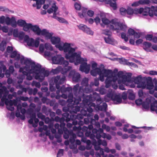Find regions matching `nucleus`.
Here are the masks:
<instances>
[{"instance_id": "nucleus-18", "label": "nucleus", "mask_w": 157, "mask_h": 157, "mask_svg": "<svg viewBox=\"0 0 157 157\" xmlns=\"http://www.w3.org/2000/svg\"><path fill=\"white\" fill-rule=\"evenodd\" d=\"M69 76L72 78L73 81L75 82H78L80 80V74L74 70L71 71L69 74Z\"/></svg>"}, {"instance_id": "nucleus-14", "label": "nucleus", "mask_w": 157, "mask_h": 157, "mask_svg": "<svg viewBox=\"0 0 157 157\" xmlns=\"http://www.w3.org/2000/svg\"><path fill=\"white\" fill-rule=\"evenodd\" d=\"M83 59L84 60L80 63L77 62L76 61H75L74 62H75V65L78 64V63H81L79 67V70L82 72H84L86 74H87L90 71V64H87L86 62H84L87 61L86 59Z\"/></svg>"}, {"instance_id": "nucleus-8", "label": "nucleus", "mask_w": 157, "mask_h": 157, "mask_svg": "<svg viewBox=\"0 0 157 157\" xmlns=\"http://www.w3.org/2000/svg\"><path fill=\"white\" fill-rule=\"evenodd\" d=\"M8 93V91L4 92L2 95V98H1V102H0V106H3L4 105V102L6 105L7 109L11 111H13L14 108L13 105L16 106L17 104V101L16 100H10L7 98V96Z\"/></svg>"}, {"instance_id": "nucleus-3", "label": "nucleus", "mask_w": 157, "mask_h": 157, "mask_svg": "<svg viewBox=\"0 0 157 157\" xmlns=\"http://www.w3.org/2000/svg\"><path fill=\"white\" fill-rule=\"evenodd\" d=\"M65 78L64 76L62 77L59 75H57L53 78L54 80V83L56 84V88L58 90L56 93L57 95L56 98L58 99L61 97L65 99H67L68 102H73V95L72 93V87H66L65 86L63 85L60 88L59 85L64 83Z\"/></svg>"}, {"instance_id": "nucleus-41", "label": "nucleus", "mask_w": 157, "mask_h": 157, "mask_svg": "<svg viewBox=\"0 0 157 157\" xmlns=\"http://www.w3.org/2000/svg\"><path fill=\"white\" fill-rule=\"evenodd\" d=\"M105 96L106 97H107L109 98H110L112 100L115 95L113 91L111 89H109L108 93Z\"/></svg>"}, {"instance_id": "nucleus-40", "label": "nucleus", "mask_w": 157, "mask_h": 157, "mask_svg": "<svg viewBox=\"0 0 157 157\" xmlns=\"http://www.w3.org/2000/svg\"><path fill=\"white\" fill-rule=\"evenodd\" d=\"M150 109L151 111H155L157 110V101L155 100L153 102V103H151V105Z\"/></svg>"}, {"instance_id": "nucleus-54", "label": "nucleus", "mask_w": 157, "mask_h": 157, "mask_svg": "<svg viewBox=\"0 0 157 157\" xmlns=\"http://www.w3.org/2000/svg\"><path fill=\"white\" fill-rule=\"evenodd\" d=\"M99 92L100 94L103 95L107 93V90L105 89L104 86H102L100 88Z\"/></svg>"}, {"instance_id": "nucleus-15", "label": "nucleus", "mask_w": 157, "mask_h": 157, "mask_svg": "<svg viewBox=\"0 0 157 157\" xmlns=\"http://www.w3.org/2000/svg\"><path fill=\"white\" fill-rule=\"evenodd\" d=\"M106 77L107 78L105 79V87L107 88L110 87L113 83H115L117 80V78L113 76L112 71L111 74L108 75L104 77V78Z\"/></svg>"}, {"instance_id": "nucleus-35", "label": "nucleus", "mask_w": 157, "mask_h": 157, "mask_svg": "<svg viewBox=\"0 0 157 157\" xmlns=\"http://www.w3.org/2000/svg\"><path fill=\"white\" fill-rule=\"evenodd\" d=\"M150 103V100L149 98H147L145 101L143 102L142 106L144 109H148L149 107Z\"/></svg>"}, {"instance_id": "nucleus-11", "label": "nucleus", "mask_w": 157, "mask_h": 157, "mask_svg": "<svg viewBox=\"0 0 157 157\" xmlns=\"http://www.w3.org/2000/svg\"><path fill=\"white\" fill-rule=\"evenodd\" d=\"M134 82L137 84V87L144 89L146 87L148 89H151L153 85L151 82H148L147 81L142 79L140 76H137L134 79Z\"/></svg>"}, {"instance_id": "nucleus-44", "label": "nucleus", "mask_w": 157, "mask_h": 157, "mask_svg": "<svg viewBox=\"0 0 157 157\" xmlns=\"http://www.w3.org/2000/svg\"><path fill=\"white\" fill-rule=\"evenodd\" d=\"M89 79L86 78H85L82 79V81L81 84L82 85V86L83 87L84 86H88V82Z\"/></svg>"}, {"instance_id": "nucleus-22", "label": "nucleus", "mask_w": 157, "mask_h": 157, "mask_svg": "<svg viewBox=\"0 0 157 157\" xmlns=\"http://www.w3.org/2000/svg\"><path fill=\"white\" fill-rule=\"evenodd\" d=\"M78 27L79 29L82 30L87 34L91 35H93V32L89 28L87 27L86 25L82 24L78 26Z\"/></svg>"}, {"instance_id": "nucleus-1", "label": "nucleus", "mask_w": 157, "mask_h": 157, "mask_svg": "<svg viewBox=\"0 0 157 157\" xmlns=\"http://www.w3.org/2000/svg\"><path fill=\"white\" fill-rule=\"evenodd\" d=\"M21 63H24L25 66L20 68L19 71H23L25 70L29 71L30 73H34L35 79L39 82H42L45 77L48 76L50 74L49 71L45 70L44 68H41V65L38 63L36 64L30 59H25L24 57H22L20 59Z\"/></svg>"}, {"instance_id": "nucleus-52", "label": "nucleus", "mask_w": 157, "mask_h": 157, "mask_svg": "<svg viewBox=\"0 0 157 157\" xmlns=\"http://www.w3.org/2000/svg\"><path fill=\"white\" fill-rule=\"evenodd\" d=\"M53 121H55L56 122H60L61 121H65V119L64 117H61L60 118L58 116L56 117L54 119H53Z\"/></svg>"}, {"instance_id": "nucleus-57", "label": "nucleus", "mask_w": 157, "mask_h": 157, "mask_svg": "<svg viewBox=\"0 0 157 157\" xmlns=\"http://www.w3.org/2000/svg\"><path fill=\"white\" fill-rule=\"evenodd\" d=\"M44 48L47 50L51 51L53 50V48L51 44L48 43H45L44 44Z\"/></svg>"}, {"instance_id": "nucleus-61", "label": "nucleus", "mask_w": 157, "mask_h": 157, "mask_svg": "<svg viewBox=\"0 0 157 157\" xmlns=\"http://www.w3.org/2000/svg\"><path fill=\"white\" fill-rule=\"evenodd\" d=\"M57 20L60 23H68L65 19L60 17H59Z\"/></svg>"}, {"instance_id": "nucleus-43", "label": "nucleus", "mask_w": 157, "mask_h": 157, "mask_svg": "<svg viewBox=\"0 0 157 157\" xmlns=\"http://www.w3.org/2000/svg\"><path fill=\"white\" fill-rule=\"evenodd\" d=\"M92 91V89L90 86H85L84 89L83 88V94L84 93H90Z\"/></svg>"}, {"instance_id": "nucleus-56", "label": "nucleus", "mask_w": 157, "mask_h": 157, "mask_svg": "<svg viewBox=\"0 0 157 157\" xmlns=\"http://www.w3.org/2000/svg\"><path fill=\"white\" fill-rule=\"evenodd\" d=\"M31 85L32 86H35L38 88H40L41 86V85L40 82H37L35 81H33Z\"/></svg>"}, {"instance_id": "nucleus-31", "label": "nucleus", "mask_w": 157, "mask_h": 157, "mask_svg": "<svg viewBox=\"0 0 157 157\" xmlns=\"http://www.w3.org/2000/svg\"><path fill=\"white\" fill-rule=\"evenodd\" d=\"M17 88L21 89V90H19L18 91L17 93L18 95L22 94L23 92L26 93L27 92V89L26 88H25L24 86L23 85L19 84L17 86Z\"/></svg>"}, {"instance_id": "nucleus-13", "label": "nucleus", "mask_w": 157, "mask_h": 157, "mask_svg": "<svg viewBox=\"0 0 157 157\" xmlns=\"http://www.w3.org/2000/svg\"><path fill=\"white\" fill-rule=\"evenodd\" d=\"M148 15L151 17H153L154 15L157 16V7L152 6L151 8L145 7L144 8L143 15L147 16Z\"/></svg>"}, {"instance_id": "nucleus-47", "label": "nucleus", "mask_w": 157, "mask_h": 157, "mask_svg": "<svg viewBox=\"0 0 157 157\" xmlns=\"http://www.w3.org/2000/svg\"><path fill=\"white\" fill-rule=\"evenodd\" d=\"M42 112L43 113L45 114L46 115H48V114L49 113L51 112V109H48L45 106L43 105L42 106Z\"/></svg>"}, {"instance_id": "nucleus-27", "label": "nucleus", "mask_w": 157, "mask_h": 157, "mask_svg": "<svg viewBox=\"0 0 157 157\" xmlns=\"http://www.w3.org/2000/svg\"><path fill=\"white\" fill-rule=\"evenodd\" d=\"M20 72L22 73V74L24 75L23 76L26 75V79L28 80H31L32 79L33 77L31 75V74H33V76L35 78L34 73H30L29 71H27L25 70L23 71Z\"/></svg>"}, {"instance_id": "nucleus-29", "label": "nucleus", "mask_w": 157, "mask_h": 157, "mask_svg": "<svg viewBox=\"0 0 157 157\" xmlns=\"http://www.w3.org/2000/svg\"><path fill=\"white\" fill-rule=\"evenodd\" d=\"M112 100L115 104H119L122 101L121 98L119 95H115Z\"/></svg>"}, {"instance_id": "nucleus-5", "label": "nucleus", "mask_w": 157, "mask_h": 157, "mask_svg": "<svg viewBox=\"0 0 157 157\" xmlns=\"http://www.w3.org/2000/svg\"><path fill=\"white\" fill-rule=\"evenodd\" d=\"M97 64L96 63H94L92 64V70L90 71V74L93 76H96L99 75L100 80L101 82L104 81V77L107 76L108 75L111 74L112 70H107L104 68V65H101V67H97Z\"/></svg>"}, {"instance_id": "nucleus-21", "label": "nucleus", "mask_w": 157, "mask_h": 157, "mask_svg": "<svg viewBox=\"0 0 157 157\" xmlns=\"http://www.w3.org/2000/svg\"><path fill=\"white\" fill-rule=\"evenodd\" d=\"M144 11V8H140V9H135L133 10L131 8H128L127 10V13L128 14L131 15L133 13L135 14L141 13H143Z\"/></svg>"}, {"instance_id": "nucleus-38", "label": "nucleus", "mask_w": 157, "mask_h": 157, "mask_svg": "<svg viewBox=\"0 0 157 157\" xmlns=\"http://www.w3.org/2000/svg\"><path fill=\"white\" fill-rule=\"evenodd\" d=\"M128 94V98L129 99L133 100L135 98V95L133 91L132 90H129L127 92Z\"/></svg>"}, {"instance_id": "nucleus-46", "label": "nucleus", "mask_w": 157, "mask_h": 157, "mask_svg": "<svg viewBox=\"0 0 157 157\" xmlns=\"http://www.w3.org/2000/svg\"><path fill=\"white\" fill-rule=\"evenodd\" d=\"M32 27V25L31 24L26 23L23 27V29L25 31H27L29 29H31Z\"/></svg>"}, {"instance_id": "nucleus-49", "label": "nucleus", "mask_w": 157, "mask_h": 157, "mask_svg": "<svg viewBox=\"0 0 157 157\" xmlns=\"http://www.w3.org/2000/svg\"><path fill=\"white\" fill-rule=\"evenodd\" d=\"M6 43L5 41H2L0 44V50L2 51L4 50L6 46Z\"/></svg>"}, {"instance_id": "nucleus-25", "label": "nucleus", "mask_w": 157, "mask_h": 157, "mask_svg": "<svg viewBox=\"0 0 157 157\" xmlns=\"http://www.w3.org/2000/svg\"><path fill=\"white\" fill-rule=\"evenodd\" d=\"M87 117L85 118L84 119V124H88L90 123L91 124L93 123V122L95 121L94 119L92 118L93 115L92 114H88L87 115Z\"/></svg>"}, {"instance_id": "nucleus-16", "label": "nucleus", "mask_w": 157, "mask_h": 157, "mask_svg": "<svg viewBox=\"0 0 157 157\" xmlns=\"http://www.w3.org/2000/svg\"><path fill=\"white\" fill-rule=\"evenodd\" d=\"M92 140V144L94 146V149L96 151L100 150V152H96L95 153V155L96 157H101V155H104L103 149L101 148L100 145H99L95 139H91Z\"/></svg>"}, {"instance_id": "nucleus-51", "label": "nucleus", "mask_w": 157, "mask_h": 157, "mask_svg": "<svg viewBox=\"0 0 157 157\" xmlns=\"http://www.w3.org/2000/svg\"><path fill=\"white\" fill-rule=\"evenodd\" d=\"M26 23V21L25 20H19L17 21L18 25L21 27H23Z\"/></svg>"}, {"instance_id": "nucleus-33", "label": "nucleus", "mask_w": 157, "mask_h": 157, "mask_svg": "<svg viewBox=\"0 0 157 157\" xmlns=\"http://www.w3.org/2000/svg\"><path fill=\"white\" fill-rule=\"evenodd\" d=\"M36 113H33L32 114L30 119L28 121V123L29 124H33V121L35 123L38 124L39 121V119L36 118Z\"/></svg>"}, {"instance_id": "nucleus-26", "label": "nucleus", "mask_w": 157, "mask_h": 157, "mask_svg": "<svg viewBox=\"0 0 157 157\" xmlns=\"http://www.w3.org/2000/svg\"><path fill=\"white\" fill-rule=\"evenodd\" d=\"M41 35L45 36L46 39H50L52 37L53 33H50L47 29H44L42 30Z\"/></svg>"}, {"instance_id": "nucleus-63", "label": "nucleus", "mask_w": 157, "mask_h": 157, "mask_svg": "<svg viewBox=\"0 0 157 157\" xmlns=\"http://www.w3.org/2000/svg\"><path fill=\"white\" fill-rule=\"evenodd\" d=\"M64 150L63 149H59L57 154V157H61L62 156L63 154Z\"/></svg>"}, {"instance_id": "nucleus-42", "label": "nucleus", "mask_w": 157, "mask_h": 157, "mask_svg": "<svg viewBox=\"0 0 157 157\" xmlns=\"http://www.w3.org/2000/svg\"><path fill=\"white\" fill-rule=\"evenodd\" d=\"M71 123L68 122L67 124V126L68 128H71L72 125H76L78 124V121L76 120H71Z\"/></svg>"}, {"instance_id": "nucleus-19", "label": "nucleus", "mask_w": 157, "mask_h": 157, "mask_svg": "<svg viewBox=\"0 0 157 157\" xmlns=\"http://www.w3.org/2000/svg\"><path fill=\"white\" fill-rule=\"evenodd\" d=\"M51 58L52 62L55 64H62L64 59V58L59 55H56L54 56H52Z\"/></svg>"}, {"instance_id": "nucleus-6", "label": "nucleus", "mask_w": 157, "mask_h": 157, "mask_svg": "<svg viewBox=\"0 0 157 157\" xmlns=\"http://www.w3.org/2000/svg\"><path fill=\"white\" fill-rule=\"evenodd\" d=\"M99 16L101 19V21L105 25H109L110 23L113 25H110L109 28L110 29L115 30H120L124 31L126 28V26L123 25L122 24L116 21L114 19H112L110 21L108 19L104 17V13H101Z\"/></svg>"}, {"instance_id": "nucleus-58", "label": "nucleus", "mask_w": 157, "mask_h": 157, "mask_svg": "<svg viewBox=\"0 0 157 157\" xmlns=\"http://www.w3.org/2000/svg\"><path fill=\"white\" fill-rule=\"evenodd\" d=\"M70 134V132L69 131L67 130H66L64 132L63 137L65 139H67L69 137V135Z\"/></svg>"}, {"instance_id": "nucleus-39", "label": "nucleus", "mask_w": 157, "mask_h": 157, "mask_svg": "<svg viewBox=\"0 0 157 157\" xmlns=\"http://www.w3.org/2000/svg\"><path fill=\"white\" fill-rule=\"evenodd\" d=\"M71 115L68 113L66 112L62 114V117H64L65 119V121L66 122L70 121L71 120H72L70 117Z\"/></svg>"}, {"instance_id": "nucleus-59", "label": "nucleus", "mask_w": 157, "mask_h": 157, "mask_svg": "<svg viewBox=\"0 0 157 157\" xmlns=\"http://www.w3.org/2000/svg\"><path fill=\"white\" fill-rule=\"evenodd\" d=\"M98 143L99 145L102 144L103 146H105L107 145V143L106 141L105 140H103L102 141L101 140H98Z\"/></svg>"}, {"instance_id": "nucleus-2", "label": "nucleus", "mask_w": 157, "mask_h": 157, "mask_svg": "<svg viewBox=\"0 0 157 157\" xmlns=\"http://www.w3.org/2000/svg\"><path fill=\"white\" fill-rule=\"evenodd\" d=\"M72 90L74 94V97L73 95V99L74 103L78 104L81 101L82 98V102L80 104V106L81 107H84L88 104V102L90 101H94L97 100V103L99 102L101 103V100L99 98V95L98 93L94 92L93 94L86 95L83 94V87L82 86H79V84H77L72 88ZM72 95L73 94H72Z\"/></svg>"}, {"instance_id": "nucleus-48", "label": "nucleus", "mask_w": 157, "mask_h": 157, "mask_svg": "<svg viewBox=\"0 0 157 157\" xmlns=\"http://www.w3.org/2000/svg\"><path fill=\"white\" fill-rule=\"evenodd\" d=\"M10 20V22H11V24H10V25L13 27H16L17 26V23L15 18L14 17H11Z\"/></svg>"}, {"instance_id": "nucleus-32", "label": "nucleus", "mask_w": 157, "mask_h": 157, "mask_svg": "<svg viewBox=\"0 0 157 157\" xmlns=\"http://www.w3.org/2000/svg\"><path fill=\"white\" fill-rule=\"evenodd\" d=\"M10 57L12 58H15L16 60L18 61L20 59V55L17 51H14L11 53Z\"/></svg>"}, {"instance_id": "nucleus-9", "label": "nucleus", "mask_w": 157, "mask_h": 157, "mask_svg": "<svg viewBox=\"0 0 157 157\" xmlns=\"http://www.w3.org/2000/svg\"><path fill=\"white\" fill-rule=\"evenodd\" d=\"M25 33L23 32H20L18 37L20 40H22L24 38V42L26 43L29 46L35 47L37 48L40 43L39 39L38 38H36L35 40L33 38H29V36L27 35L25 36Z\"/></svg>"}, {"instance_id": "nucleus-53", "label": "nucleus", "mask_w": 157, "mask_h": 157, "mask_svg": "<svg viewBox=\"0 0 157 157\" xmlns=\"http://www.w3.org/2000/svg\"><path fill=\"white\" fill-rule=\"evenodd\" d=\"M108 4H109L110 6L112 7L114 10H116L117 9V4L116 2H112L111 0H110Z\"/></svg>"}, {"instance_id": "nucleus-45", "label": "nucleus", "mask_w": 157, "mask_h": 157, "mask_svg": "<svg viewBox=\"0 0 157 157\" xmlns=\"http://www.w3.org/2000/svg\"><path fill=\"white\" fill-rule=\"evenodd\" d=\"M45 3L43 6V8L45 10L47 9L52 3V1L51 0H45Z\"/></svg>"}, {"instance_id": "nucleus-36", "label": "nucleus", "mask_w": 157, "mask_h": 157, "mask_svg": "<svg viewBox=\"0 0 157 157\" xmlns=\"http://www.w3.org/2000/svg\"><path fill=\"white\" fill-rule=\"evenodd\" d=\"M104 39L105 42L107 44H113L114 43L113 39L111 37V36H108L107 37H105Z\"/></svg>"}, {"instance_id": "nucleus-30", "label": "nucleus", "mask_w": 157, "mask_h": 157, "mask_svg": "<svg viewBox=\"0 0 157 157\" xmlns=\"http://www.w3.org/2000/svg\"><path fill=\"white\" fill-rule=\"evenodd\" d=\"M76 113H74L71 115L70 117L72 120H76L77 119L78 120L82 119L83 118V116L81 114H78L76 115Z\"/></svg>"}, {"instance_id": "nucleus-28", "label": "nucleus", "mask_w": 157, "mask_h": 157, "mask_svg": "<svg viewBox=\"0 0 157 157\" xmlns=\"http://www.w3.org/2000/svg\"><path fill=\"white\" fill-rule=\"evenodd\" d=\"M31 30L38 35H40L41 34L42 30H41L39 28V27L37 25H32Z\"/></svg>"}, {"instance_id": "nucleus-20", "label": "nucleus", "mask_w": 157, "mask_h": 157, "mask_svg": "<svg viewBox=\"0 0 157 157\" xmlns=\"http://www.w3.org/2000/svg\"><path fill=\"white\" fill-rule=\"evenodd\" d=\"M90 103L88 102V104H87L85 107L84 108L82 107V108H85L87 106V105L90 106L89 107L86 108V110H85L84 109H81L80 112L81 113L83 116H87V114H92V112L93 111V109L90 107V106H90ZM79 107L80 108H81L80 106Z\"/></svg>"}, {"instance_id": "nucleus-50", "label": "nucleus", "mask_w": 157, "mask_h": 157, "mask_svg": "<svg viewBox=\"0 0 157 157\" xmlns=\"http://www.w3.org/2000/svg\"><path fill=\"white\" fill-rule=\"evenodd\" d=\"M29 99V98L28 97H24L23 96H20L19 98H16V99L15 100H16L17 101V104L18 103V100H22L23 101H28Z\"/></svg>"}, {"instance_id": "nucleus-10", "label": "nucleus", "mask_w": 157, "mask_h": 157, "mask_svg": "<svg viewBox=\"0 0 157 157\" xmlns=\"http://www.w3.org/2000/svg\"><path fill=\"white\" fill-rule=\"evenodd\" d=\"M98 94L99 98H101V103L99 102L97 103V100H95L94 101H90L89 102L90 103V106L94 107L96 110L105 111L107 106V104L105 102H103L101 105L100 104L103 102L104 100L105 102H108L111 99L109 98H107V97H106L105 95V96L104 99H103L101 98L99 94Z\"/></svg>"}, {"instance_id": "nucleus-60", "label": "nucleus", "mask_w": 157, "mask_h": 157, "mask_svg": "<svg viewBox=\"0 0 157 157\" xmlns=\"http://www.w3.org/2000/svg\"><path fill=\"white\" fill-rule=\"evenodd\" d=\"M102 33L108 36H111V33L110 31L108 29L102 30Z\"/></svg>"}, {"instance_id": "nucleus-37", "label": "nucleus", "mask_w": 157, "mask_h": 157, "mask_svg": "<svg viewBox=\"0 0 157 157\" xmlns=\"http://www.w3.org/2000/svg\"><path fill=\"white\" fill-rule=\"evenodd\" d=\"M60 41V38L58 37H52L51 39V41L52 44H53L59 43Z\"/></svg>"}, {"instance_id": "nucleus-64", "label": "nucleus", "mask_w": 157, "mask_h": 157, "mask_svg": "<svg viewBox=\"0 0 157 157\" xmlns=\"http://www.w3.org/2000/svg\"><path fill=\"white\" fill-rule=\"evenodd\" d=\"M44 54L45 56H47L49 57H52L53 56L52 53L50 52V51H46L44 52Z\"/></svg>"}, {"instance_id": "nucleus-62", "label": "nucleus", "mask_w": 157, "mask_h": 157, "mask_svg": "<svg viewBox=\"0 0 157 157\" xmlns=\"http://www.w3.org/2000/svg\"><path fill=\"white\" fill-rule=\"evenodd\" d=\"M121 37L122 38L124 39L125 41L127 42L128 40V38L126 36V33H124L123 32L121 33Z\"/></svg>"}, {"instance_id": "nucleus-34", "label": "nucleus", "mask_w": 157, "mask_h": 157, "mask_svg": "<svg viewBox=\"0 0 157 157\" xmlns=\"http://www.w3.org/2000/svg\"><path fill=\"white\" fill-rule=\"evenodd\" d=\"M52 7L54 9V13L52 17L53 18L57 20L58 18L59 17H58L56 16V12L58 10V8L56 6L55 3H53L52 4Z\"/></svg>"}, {"instance_id": "nucleus-4", "label": "nucleus", "mask_w": 157, "mask_h": 157, "mask_svg": "<svg viewBox=\"0 0 157 157\" xmlns=\"http://www.w3.org/2000/svg\"><path fill=\"white\" fill-rule=\"evenodd\" d=\"M72 44L66 42L62 45L61 44L56 45V47L60 51H63L64 52L67 53L65 55V58L69 59L70 62H74L76 61L77 62L80 63L84 60L83 58L81 57V53L75 52L76 47L72 48L71 46Z\"/></svg>"}, {"instance_id": "nucleus-55", "label": "nucleus", "mask_w": 157, "mask_h": 157, "mask_svg": "<svg viewBox=\"0 0 157 157\" xmlns=\"http://www.w3.org/2000/svg\"><path fill=\"white\" fill-rule=\"evenodd\" d=\"M7 90L6 87L5 86L2 87V88L0 89V98L2 97L3 93L4 92L6 91Z\"/></svg>"}, {"instance_id": "nucleus-7", "label": "nucleus", "mask_w": 157, "mask_h": 157, "mask_svg": "<svg viewBox=\"0 0 157 157\" xmlns=\"http://www.w3.org/2000/svg\"><path fill=\"white\" fill-rule=\"evenodd\" d=\"M132 74L131 73H126L124 74L122 71H119L118 74L117 76L118 79L117 82L119 84V88L122 90H125L124 84H125L126 82L128 84L132 83L131 76Z\"/></svg>"}, {"instance_id": "nucleus-12", "label": "nucleus", "mask_w": 157, "mask_h": 157, "mask_svg": "<svg viewBox=\"0 0 157 157\" xmlns=\"http://www.w3.org/2000/svg\"><path fill=\"white\" fill-rule=\"evenodd\" d=\"M67 105L68 107H64L63 109V112H67L69 111L71 114L73 113H77V112L80 111V107L78 105L74 106V105H77L74 103V102H68Z\"/></svg>"}, {"instance_id": "nucleus-24", "label": "nucleus", "mask_w": 157, "mask_h": 157, "mask_svg": "<svg viewBox=\"0 0 157 157\" xmlns=\"http://www.w3.org/2000/svg\"><path fill=\"white\" fill-rule=\"evenodd\" d=\"M143 48L147 52H153V50L151 48L152 44L151 43L147 42H144L143 43Z\"/></svg>"}, {"instance_id": "nucleus-17", "label": "nucleus", "mask_w": 157, "mask_h": 157, "mask_svg": "<svg viewBox=\"0 0 157 157\" xmlns=\"http://www.w3.org/2000/svg\"><path fill=\"white\" fill-rule=\"evenodd\" d=\"M93 128L92 125L90 124L88 127L83 126L82 129L83 132H86L85 135L87 137H90L91 139H94L95 137L94 135L91 134V130Z\"/></svg>"}, {"instance_id": "nucleus-23", "label": "nucleus", "mask_w": 157, "mask_h": 157, "mask_svg": "<svg viewBox=\"0 0 157 157\" xmlns=\"http://www.w3.org/2000/svg\"><path fill=\"white\" fill-rule=\"evenodd\" d=\"M69 62L67 60H63L62 64L64 66V67L62 69V73L63 74H65L68 71L71 70L72 68L70 66H67L68 65Z\"/></svg>"}]
</instances>
